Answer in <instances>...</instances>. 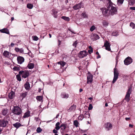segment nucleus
I'll list each match as a JSON object with an SVG mask.
<instances>
[{"mask_svg": "<svg viewBox=\"0 0 135 135\" xmlns=\"http://www.w3.org/2000/svg\"><path fill=\"white\" fill-rule=\"evenodd\" d=\"M22 110L19 107L14 106L12 110V113L14 114L20 115L22 114Z\"/></svg>", "mask_w": 135, "mask_h": 135, "instance_id": "obj_1", "label": "nucleus"}, {"mask_svg": "<svg viewBox=\"0 0 135 135\" xmlns=\"http://www.w3.org/2000/svg\"><path fill=\"white\" fill-rule=\"evenodd\" d=\"M132 91V88L131 87H129L128 88V89L126 93V94L125 96L124 99L123 100V102H124V100L128 102L129 101L130 98V95Z\"/></svg>", "mask_w": 135, "mask_h": 135, "instance_id": "obj_2", "label": "nucleus"}, {"mask_svg": "<svg viewBox=\"0 0 135 135\" xmlns=\"http://www.w3.org/2000/svg\"><path fill=\"white\" fill-rule=\"evenodd\" d=\"M9 120L6 117H5L2 119H0V126L3 127H6L8 124Z\"/></svg>", "mask_w": 135, "mask_h": 135, "instance_id": "obj_3", "label": "nucleus"}, {"mask_svg": "<svg viewBox=\"0 0 135 135\" xmlns=\"http://www.w3.org/2000/svg\"><path fill=\"white\" fill-rule=\"evenodd\" d=\"M19 74H21L22 77L26 78L28 77L30 73L28 70L21 71L19 72Z\"/></svg>", "mask_w": 135, "mask_h": 135, "instance_id": "obj_4", "label": "nucleus"}, {"mask_svg": "<svg viewBox=\"0 0 135 135\" xmlns=\"http://www.w3.org/2000/svg\"><path fill=\"white\" fill-rule=\"evenodd\" d=\"M110 7L107 6V8H100L103 15L105 16H108L109 15V13H108V11L110 9Z\"/></svg>", "mask_w": 135, "mask_h": 135, "instance_id": "obj_5", "label": "nucleus"}, {"mask_svg": "<svg viewBox=\"0 0 135 135\" xmlns=\"http://www.w3.org/2000/svg\"><path fill=\"white\" fill-rule=\"evenodd\" d=\"M110 9L109 12V15H113L116 14L117 10V8L113 6H112L110 7Z\"/></svg>", "mask_w": 135, "mask_h": 135, "instance_id": "obj_6", "label": "nucleus"}, {"mask_svg": "<svg viewBox=\"0 0 135 135\" xmlns=\"http://www.w3.org/2000/svg\"><path fill=\"white\" fill-rule=\"evenodd\" d=\"M88 55V53L85 50L80 51L78 54V57L80 58H82L86 57Z\"/></svg>", "mask_w": 135, "mask_h": 135, "instance_id": "obj_7", "label": "nucleus"}, {"mask_svg": "<svg viewBox=\"0 0 135 135\" xmlns=\"http://www.w3.org/2000/svg\"><path fill=\"white\" fill-rule=\"evenodd\" d=\"M111 44L107 40H105V42L104 44V46L103 47H105V49L106 50L109 51H111V49L110 47V46Z\"/></svg>", "mask_w": 135, "mask_h": 135, "instance_id": "obj_8", "label": "nucleus"}, {"mask_svg": "<svg viewBox=\"0 0 135 135\" xmlns=\"http://www.w3.org/2000/svg\"><path fill=\"white\" fill-rule=\"evenodd\" d=\"M60 128L63 131L65 132H68L69 131V129H66V128L67 129L69 128V126H67V124H66L62 123V124L60 126Z\"/></svg>", "mask_w": 135, "mask_h": 135, "instance_id": "obj_9", "label": "nucleus"}, {"mask_svg": "<svg viewBox=\"0 0 135 135\" xmlns=\"http://www.w3.org/2000/svg\"><path fill=\"white\" fill-rule=\"evenodd\" d=\"M133 61L132 59L130 57H127L124 60V64L126 65H128Z\"/></svg>", "mask_w": 135, "mask_h": 135, "instance_id": "obj_10", "label": "nucleus"}, {"mask_svg": "<svg viewBox=\"0 0 135 135\" xmlns=\"http://www.w3.org/2000/svg\"><path fill=\"white\" fill-rule=\"evenodd\" d=\"M93 75L91 74L89 72L88 73V75L87 77V83H91L93 81Z\"/></svg>", "mask_w": 135, "mask_h": 135, "instance_id": "obj_11", "label": "nucleus"}, {"mask_svg": "<svg viewBox=\"0 0 135 135\" xmlns=\"http://www.w3.org/2000/svg\"><path fill=\"white\" fill-rule=\"evenodd\" d=\"M83 6V3L81 2L80 3L74 6L73 8L75 10H77Z\"/></svg>", "mask_w": 135, "mask_h": 135, "instance_id": "obj_12", "label": "nucleus"}, {"mask_svg": "<svg viewBox=\"0 0 135 135\" xmlns=\"http://www.w3.org/2000/svg\"><path fill=\"white\" fill-rule=\"evenodd\" d=\"M17 60L18 64H21L24 61V58L22 57L18 56L17 57Z\"/></svg>", "mask_w": 135, "mask_h": 135, "instance_id": "obj_13", "label": "nucleus"}, {"mask_svg": "<svg viewBox=\"0 0 135 135\" xmlns=\"http://www.w3.org/2000/svg\"><path fill=\"white\" fill-rule=\"evenodd\" d=\"M76 106L74 104H73L67 110L68 112H74L75 110Z\"/></svg>", "mask_w": 135, "mask_h": 135, "instance_id": "obj_14", "label": "nucleus"}, {"mask_svg": "<svg viewBox=\"0 0 135 135\" xmlns=\"http://www.w3.org/2000/svg\"><path fill=\"white\" fill-rule=\"evenodd\" d=\"M105 127L107 131H109L111 129L112 126V124L109 123H107L105 124Z\"/></svg>", "mask_w": 135, "mask_h": 135, "instance_id": "obj_15", "label": "nucleus"}, {"mask_svg": "<svg viewBox=\"0 0 135 135\" xmlns=\"http://www.w3.org/2000/svg\"><path fill=\"white\" fill-rule=\"evenodd\" d=\"M91 38L93 40H95L99 38L98 35L96 34H93L91 36Z\"/></svg>", "mask_w": 135, "mask_h": 135, "instance_id": "obj_16", "label": "nucleus"}, {"mask_svg": "<svg viewBox=\"0 0 135 135\" xmlns=\"http://www.w3.org/2000/svg\"><path fill=\"white\" fill-rule=\"evenodd\" d=\"M11 53L7 51H4L3 53V55L6 57H9L11 56Z\"/></svg>", "mask_w": 135, "mask_h": 135, "instance_id": "obj_17", "label": "nucleus"}, {"mask_svg": "<svg viewBox=\"0 0 135 135\" xmlns=\"http://www.w3.org/2000/svg\"><path fill=\"white\" fill-rule=\"evenodd\" d=\"M89 111H84V118H89L90 117V114L89 113Z\"/></svg>", "mask_w": 135, "mask_h": 135, "instance_id": "obj_18", "label": "nucleus"}, {"mask_svg": "<svg viewBox=\"0 0 135 135\" xmlns=\"http://www.w3.org/2000/svg\"><path fill=\"white\" fill-rule=\"evenodd\" d=\"M52 14L55 18H57V16L58 12L56 9H53L52 10Z\"/></svg>", "mask_w": 135, "mask_h": 135, "instance_id": "obj_19", "label": "nucleus"}, {"mask_svg": "<svg viewBox=\"0 0 135 135\" xmlns=\"http://www.w3.org/2000/svg\"><path fill=\"white\" fill-rule=\"evenodd\" d=\"M15 96V93L13 91H11L10 93H9L8 95V97L10 99H12L14 98Z\"/></svg>", "mask_w": 135, "mask_h": 135, "instance_id": "obj_20", "label": "nucleus"}, {"mask_svg": "<svg viewBox=\"0 0 135 135\" xmlns=\"http://www.w3.org/2000/svg\"><path fill=\"white\" fill-rule=\"evenodd\" d=\"M0 31L2 33H4L8 34H9V30L7 28H4L0 30Z\"/></svg>", "mask_w": 135, "mask_h": 135, "instance_id": "obj_21", "label": "nucleus"}, {"mask_svg": "<svg viewBox=\"0 0 135 135\" xmlns=\"http://www.w3.org/2000/svg\"><path fill=\"white\" fill-rule=\"evenodd\" d=\"M24 87L26 90H29L30 89V85L29 83L27 81L24 85Z\"/></svg>", "mask_w": 135, "mask_h": 135, "instance_id": "obj_22", "label": "nucleus"}, {"mask_svg": "<svg viewBox=\"0 0 135 135\" xmlns=\"http://www.w3.org/2000/svg\"><path fill=\"white\" fill-rule=\"evenodd\" d=\"M61 96L63 98H67L69 97V95L68 94L63 92L61 93Z\"/></svg>", "mask_w": 135, "mask_h": 135, "instance_id": "obj_23", "label": "nucleus"}, {"mask_svg": "<svg viewBox=\"0 0 135 135\" xmlns=\"http://www.w3.org/2000/svg\"><path fill=\"white\" fill-rule=\"evenodd\" d=\"M8 112V110L7 108L3 109L1 111L2 114L4 115L7 114Z\"/></svg>", "mask_w": 135, "mask_h": 135, "instance_id": "obj_24", "label": "nucleus"}, {"mask_svg": "<svg viewBox=\"0 0 135 135\" xmlns=\"http://www.w3.org/2000/svg\"><path fill=\"white\" fill-rule=\"evenodd\" d=\"M119 74H114V77L112 81V83L113 84H114L117 79Z\"/></svg>", "mask_w": 135, "mask_h": 135, "instance_id": "obj_25", "label": "nucleus"}, {"mask_svg": "<svg viewBox=\"0 0 135 135\" xmlns=\"http://www.w3.org/2000/svg\"><path fill=\"white\" fill-rule=\"evenodd\" d=\"M13 126L17 129L19 128L20 127L22 126L21 124L19 122H17L13 124Z\"/></svg>", "mask_w": 135, "mask_h": 135, "instance_id": "obj_26", "label": "nucleus"}, {"mask_svg": "<svg viewBox=\"0 0 135 135\" xmlns=\"http://www.w3.org/2000/svg\"><path fill=\"white\" fill-rule=\"evenodd\" d=\"M30 112L28 110L25 113L23 116V118H25L28 117L30 116Z\"/></svg>", "mask_w": 135, "mask_h": 135, "instance_id": "obj_27", "label": "nucleus"}, {"mask_svg": "<svg viewBox=\"0 0 135 135\" xmlns=\"http://www.w3.org/2000/svg\"><path fill=\"white\" fill-rule=\"evenodd\" d=\"M27 67L30 69H32L34 67V64L33 63H30L28 64Z\"/></svg>", "mask_w": 135, "mask_h": 135, "instance_id": "obj_28", "label": "nucleus"}, {"mask_svg": "<svg viewBox=\"0 0 135 135\" xmlns=\"http://www.w3.org/2000/svg\"><path fill=\"white\" fill-rule=\"evenodd\" d=\"M36 99L39 102H41L42 101L43 99V97L42 96H37L36 97Z\"/></svg>", "mask_w": 135, "mask_h": 135, "instance_id": "obj_29", "label": "nucleus"}, {"mask_svg": "<svg viewBox=\"0 0 135 135\" xmlns=\"http://www.w3.org/2000/svg\"><path fill=\"white\" fill-rule=\"evenodd\" d=\"M128 4L131 6L133 5L135 3V0H128Z\"/></svg>", "mask_w": 135, "mask_h": 135, "instance_id": "obj_30", "label": "nucleus"}, {"mask_svg": "<svg viewBox=\"0 0 135 135\" xmlns=\"http://www.w3.org/2000/svg\"><path fill=\"white\" fill-rule=\"evenodd\" d=\"M102 23L103 25L105 27H107L109 23L107 21L104 20L103 21Z\"/></svg>", "mask_w": 135, "mask_h": 135, "instance_id": "obj_31", "label": "nucleus"}, {"mask_svg": "<svg viewBox=\"0 0 135 135\" xmlns=\"http://www.w3.org/2000/svg\"><path fill=\"white\" fill-rule=\"evenodd\" d=\"M61 18L64 20L66 21H70V18L68 17H66L65 16H62L61 17Z\"/></svg>", "mask_w": 135, "mask_h": 135, "instance_id": "obj_32", "label": "nucleus"}, {"mask_svg": "<svg viewBox=\"0 0 135 135\" xmlns=\"http://www.w3.org/2000/svg\"><path fill=\"white\" fill-rule=\"evenodd\" d=\"M107 1H108V2L107 3V6L110 7L113 5V3L111 1V0H106Z\"/></svg>", "mask_w": 135, "mask_h": 135, "instance_id": "obj_33", "label": "nucleus"}, {"mask_svg": "<svg viewBox=\"0 0 135 135\" xmlns=\"http://www.w3.org/2000/svg\"><path fill=\"white\" fill-rule=\"evenodd\" d=\"M84 118V115L83 114H81L78 117L79 120H82Z\"/></svg>", "mask_w": 135, "mask_h": 135, "instance_id": "obj_34", "label": "nucleus"}, {"mask_svg": "<svg viewBox=\"0 0 135 135\" xmlns=\"http://www.w3.org/2000/svg\"><path fill=\"white\" fill-rule=\"evenodd\" d=\"M21 74H18L16 76L17 80L20 81L21 80Z\"/></svg>", "mask_w": 135, "mask_h": 135, "instance_id": "obj_35", "label": "nucleus"}, {"mask_svg": "<svg viewBox=\"0 0 135 135\" xmlns=\"http://www.w3.org/2000/svg\"><path fill=\"white\" fill-rule=\"evenodd\" d=\"M33 6L32 4L30 3L28 4L27 5V7L29 9H31L33 8Z\"/></svg>", "mask_w": 135, "mask_h": 135, "instance_id": "obj_36", "label": "nucleus"}, {"mask_svg": "<svg viewBox=\"0 0 135 135\" xmlns=\"http://www.w3.org/2000/svg\"><path fill=\"white\" fill-rule=\"evenodd\" d=\"M124 0H118L117 1V4L118 5L122 4L123 3Z\"/></svg>", "mask_w": 135, "mask_h": 135, "instance_id": "obj_37", "label": "nucleus"}, {"mask_svg": "<svg viewBox=\"0 0 135 135\" xmlns=\"http://www.w3.org/2000/svg\"><path fill=\"white\" fill-rule=\"evenodd\" d=\"M130 26L133 29L135 28V24L133 22H131L130 24Z\"/></svg>", "mask_w": 135, "mask_h": 135, "instance_id": "obj_38", "label": "nucleus"}, {"mask_svg": "<svg viewBox=\"0 0 135 135\" xmlns=\"http://www.w3.org/2000/svg\"><path fill=\"white\" fill-rule=\"evenodd\" d=\"M74 125L76 127L78 126L79 123L77 120H75L74 121Z\"/></svg>", "mask_w": 135, "mask_h": 135, "instance_id": "obj_39", "label": "nucleus"}, {"mask_svg": "<svg viewBox=\"0 0 135 135\" xmlns=\"http://www.w3.org/2000/svg\"><path fill=\"white\" fill-rule=\"evenodd\" d=\"M32 38L33 40L37 41L38 39V38L36 36H32Z\"/></svg>", "mask_w": 135, "mask_h": 135, "instance_id": "obj_40", "label": "nucleus"}, {"mask_svg": "<svg viewBox=\"0 0 135 135\" xmlns=\"http://www.w3.org/2000/svg\"><path fill=\"white\" fill-rule=\"evenodd\" d=\"M42 131V129L40 127H38L36 129V131L38 133H40Z\"/></svg>", "mask_w": 135, "mask_h": 135, "instance_id": "obj_41", "label": "nucleus"}, {"mask_svg": "<svg viewBox=\"0 0 135 135\" xmlns=\"http://www.w3.org/2000/svg\"><path fill=\"white\" fill-rule=\"evenodd\" d=\"M119 74L118 71L117 69V68H115L114 69V74Z\"/></svg>", "mask_w": 135, "mask_h": 135, "instance_id": "obj_42", "label": "nucleus"}, {"mask_svg": "<svg viewBox=\"0 0 135 135\" xmlns=\"http://www.w3.org/2000/svg\"><path fill=\"white\" fill-rule=\"evenodd\" d=\"M27 94V92H25L24 93H22L21 95V96L23 97V98H24Z\"/></svg>", "mask_w": 135, "mask_h": 135, "instance_id": "obj_43", "label": "nucleus"}, {"mask_svg": "<svg viewBox=\"0 0 135 135\" xmlns=\"http://www.w3.org/2000/svg\"><path fill=\"white\" fill-rule=\"evenodd\" d=\"M13 70L14 71H19L20 70L19 67H14L13 68Z\"/></svg>", "mask_w": 135, "mask_h": 135, "instance_id": "obj_44", "label": "nucleus"}, {"mask_svg": "<svg viewBox=\"0 0 135 135\" xmlns=\"http://www.w3.org/2000/svg\"><path fill=\"white\" fill-rule=\"evenodd\" d=\"M95 29V26H92L90 28V30L91 31H93Z\"/></svg>", "mask_w": 135, "mask_h": 135, "instance_id": "obj_45", "label": "nucleus"}, {"mask_svg": "<svg viewBox=\"0 0 135 135\" xmlns=\"http://www.w3.org/2000/svg\"><path fill=\"white\" fill-rule=\"evenodd\" d=\"M93 107L92 104H90L89 105V107L88 108V110H91L93 109Z\"/></svg>", "mask_w": 135, "mask_h": 135, "instance_id": "obj_46", "label": "nucleus"}, {"mask_svg": "<svg viewBox=\"0 0 135 135\" xmlns=\"http://www.w3.org/2000/svg\"><path fill=\"white\" fill-rule=\"evenodd\" d=\"M96 54L98 55V56L97 57V59H98L101 57V56L98 51L96 52Z\"/></svg>", "mask_w": 135, "mask_h": 135, "instance_id": "obj_47", "label": "nucleus"}, {"mask_svg": "<svg viewBox=\"0 0 135 135\" xmlns=\"http://www.w3.org/2000/svg\"><path fill=\"white\" fill-rule=\"evenodd\" d=\"M19 51L20 53H23L24 52V50L22 48L19 49Z\"/></svg>", "mask_w": 135, "mask_h": 135, "instance_id": "obj_48", "label": "nucleus"}, {"mask_svg": "<svg viewBox=\"0 0 135 135\" xmlns=\"http://www.w3.org/2000/svg\"><path fill=\"white\" fill-rule=\"evenodd\" d=\"M112 35L114 36H117V33L116 32H113L112 33Z\"/></svg>", "mask_w": 135, "mask_h": 135, "instance_id": "obj_49", "label": "nucleus"}, {"mask_svg": "<svg viewBox=\"0 0 135 135\" xmlns=\"http://www.w3.org/2000/svg\"><path fill=\"white\" fill-rule=\"evenodd\" d=\"M77 43V41H76L75 42H74L73 44V45L75 47H76V45Z\"/></svg>", "mask_w": 135, "mask_h": 135, "instance_id": "obj_50", "label": "nucleus"}, {"mask_svg": "<svg viewBox=\"0 0 135 135\" xmlns=\"http://www.w3.org/2000/svg\"><path fill=\"white\" fill-rule=\"evenodd\" d=\"M66 62H61V66H64V65H65L66 64Z\"/></svg>", "mask_w": 135, "mask_h": 135, "instance_id": "obj_51", "label": "nucleus"}, {"mask_svg": "<svg viewBox=\"0 0 135 135\" xmlns=\"http://www.w3.org/2000/svg\"><path fill=\"white\" fill-rule=\"evenodd\" d=\"M88 52L89 54H91V53L93 52V49H91L88 50Z\"/></svg>", "mask_w": 135, "mask_h": 135, "instance_id": "obj_52", "label": "nucleus"}, {"mask_svg": "<svg viewBox=\"0 0 135 135\" xmlns=\"http://www.w3.org/2000/svg\"><path fill=\"white\" fill-rule=\"evenodd\" d=\"M60 128V127L59 126H56L55 127V129L57 130H58Z\"/></svg>", "mask_w": 135, "mask_h": 135, "instance_id": "obj_53", "label": "nucleus"}, {"mask_svg": "<svg viewBox=\"0 0 135 135\" xmlns=\"http://www.w3.org/2000/svg\"><path fill=\"white\" fill-rule=\"evenodd\" d=\"M57 130L56 129H54L53 131V132L55 134H57L58 133Z\"/></svg>", "mask_w": 135, "mask_h": 135, "instance_id": "obj_54", "label": "nucleus"}, {"mask_svg": "<svg viewBox=\"0 0 135 135\" xmlns=\"http://www.w3.org/2000/svg\"><path fill=\"white\" fill-rule=\"evenodd\" d=\"M68 30L71 32L72 33L75 34V33L74 32V31L72 30L70 28H68Z\"/></svg>", "mask_w": 135, "mask_h": 135, "instance_id": "obj_55", "label": "nucleus"}, {"mask_svg": "<svg viewBox=\"0 0 135 135\" xmlns=\"http://www.w3.org/2000/svg\"><path fill=\"white\" fill-rule=\"evenodd\" d=\"M82 15L84 17H86V13L85 12H83L82 13Z\"/></svg>", "mask_w": 135, "mask_h": 135, "instance_id": "obj_56", "label": "nucleus"}, {"mask_svg": "<svg viewBox=\"0 0 135 135\" xmlns=\"http://www.w3.org/2000/svg\"><path fill=\"white\" fill-rule=\"evenodd\" d=\"M19 49L17 47H16L15 49V50L17 52H18L19 51Z\"/></svg>", "mask_w": 135, "mask_h": 135, "instance_id": "obj_57", "label": "nucleus"}, {"mask_svg": "<svg viewBox=\"0 0 135 135\" xmlns=\"http://www.w3.org/2000/svg\"><path fill=\"white\" fill-rule=\"evenodd\" d=\"M130 9L133 10H135V7H131Z\"/></svg>", "mask_w": 135, "mask_h": 135, "instance_id": "obj_58", "label": "nucleus"}, {"mask_svg": "<svg viewBox=\"0 0 135 135\" xmlns=\"http://www.w3.org/2000/svg\"><path fill=\"white\" fill-rule=\"evenodd\" d=\"M15 45V44L13 43H11V45H10V46H11V47H13Z\"/></svg>", "mask_w": 135, "mask_h": 135, "instance_id": "obj_59", "label": "nucleus"}, {"mask_svg": "<svg viewBox=\"0 0 135 135\" xmlns=\"http://www.w3.org/2000/svg\"><path fill=\"white\" fill-rule=\"evenodd\" d=\"M39 118L38 117H35V120L36 121H37L38 120Z\"/></svg>", "mask_w": 135, "mask_h": 135, "instance_id": "obj_60", "label": "nucleus"}, {"mask_svg": "<svg viewBox=\"0 0 135 135\" xmlns=\"http://www.w3.org/2000/svg\"><path fill=\"white\" fill-rule=\"evenodd\" d=\"M60 123L59 122H57L56 123L55 125L56 126H59V125H60Z\"/></svg>", "mask_w": 135, "mask_h": 135, "instance_id": "obj_61", "label": "nucleus"}, {"mask_svg": "<svg viewBox=\"0 0 135 135\" xmlns=\"http://www.w3.org/2000/svg\"><path fill=\"white\" fill-rule=\"evenodd\" d=\"M130 118L129 117V118L126 117L125 118L126 120L127 121L128 120H130Z\"/></svg>", "mask_w": 135, "mask_h": 135, "instance_id": "obj_62", "label": "nucleus"}, {"mask_svg": "<svg viewBox=\"0 0 135 135\" xmlns=\"http://www.w3.org/2000/svg\"><path fill=\"white\" fill-rule=\"evenodd\" d=\"M129 127L132 128V127H133V125H132V124H130L129 125Z\"/></svg>", "mask_w": 135, "mask_h": 135, "instance_id": "obj_63", "label": "nucleus"}, {"mask_svg": "<svg viewBox=\"0 0 135 135\" xmlns=\"http://www.w3.org/2000/svg\"><path fill=\"white\" fill-rule=\"evenodd\" d=\"M83 91V90L81 88H80L79 89V92H81L82 91Z\"/></svg>", "mask_w": 135, "mask_h": 135, "instance_id": "obj_64", "label": "nucleus"}]
</instances>
